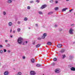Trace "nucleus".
I'll return each mask as SVG.
<instances>
[{
	"label": "nucleus",
	"instance_id": "f257e3e1",
	"mask_svg": "<svg viewBox=\"0 0 75 75\" xmlns=\"http://www.w3.org/2000/svg\"><path fill=\"white\" fill-rule=\"evenodd\" d=\"M23 39L21 38H18L17 41L18 44H21L23 42Z\"/></svg>",
	"mask_w": 75,
	"mask_h": 75
},
{
	"label": "nucleus",
	"instance_id": "f03ea898",
	"mask_svg": "<svg viewBox=\"0 0 75 75\" xmlns=\"http://www.w3.org/2000/svg\"><path fill=\"white\" fill-rule=\"evenodd\" d=\"M54 72L55 73H57V74H59L61 72V69H56L55 70Z\"/></svg>",
	"mask_w": 75,
	"mask_h": 75
},
{
	"label": "nucleus",
	"instance_id": "7ed1b4c3",
	"mask_svg": "<svg viewBox=\"0 0 75 75\" xmlns=\"http://www.w3.org/2000/svg\"><path fill=\"white\" fill-rule=\"evenodd\" d=\"M30 74L31 75H35L36 74V73L34 71H30Z\"/></svg>",
	"mask_w": 75,
	"mask_h": 75
},
{
	"label": "nucleus",
	"instance_id": "20e7f679",
	"mask_svg": "<svg viewBox=\"0 0 75 75\" xmlns=\"http://www.w3.org/2000/svg\"><path fill=\"white\" fill-rule=\"evenodd\" d=\"M45 7H47V5L44 4L42 5L40 8L41 9H44V8H45Z\"/></svg>",
	"mask_w": 75,
	"mask_h": 75
},
{
	"label": "nucleus",
	"instance_id": "39448f33",
	"mask_svg": "<svg viewBox=\"0 0 75 75\" xmlns=\"http://www.w3.org/2000/svg\"><path fill=\"white\" fill-rule=\"evenodd\" d=\"M72 31H73V29L71 28H70V30H69V33L71 34H73V32H72Z\"/></svg>",
	"mask_w": 75,
	"mask_h": 75
},
{
	"label": "nucleus",
	"instance_id": "423d86ee",
	"mask_svg": "<svg viewBox=\"0 0 75 75\" xmlns=\"http://www.w3.org/2000/svg\"><path fill=\"white\" fill-rule=\"evenodd\" d=\"M57 46L58 48H61L62 45L61 44H58L57 45Z\"/></svg>",
	"mask_w": 75,
	"mask_h": 75
},
{
	"label": "nucleus",
	"instance_id": "0eeeda50",
	"mask_svg": "<svg viewBox=\"0 0 75 75\" xmlns=\"http://www.w3.org/2000/svg\"><path fill=\"white\" fill-rule=\"evenodd\" d=\"M70 69L71 71H75V68L73 67H71L70 68Z\"/></svg>",
	"mask_w": 75,
	"mask_h": 75
},
{
	"label": "nucleus",
	"instance_id": "6e6552de",
	"mask_svg": "<svg viewBox=\"0 0 75 75\" xmlns=\"http://www.w3.org/2000/svg\"><path fill=\"white\" fill-rule=\"evenodd\" d=\"M68 9V8H63L62 10V12H63V11H66V10H67Z\"/></svg>",
	"mask_w": 75,
	"mask_h": 75
},
{
	"label": "nucleus",
	"instance_id": "1a4fd4ad",
	"mask_svg": "<svg viewBox=\"0 0 75 75\" xmlns=\"http://www.w3.org/2000/svg\"><path fill=\"white\" fill-rule=\"evenodd\" d=\"M12 24H13V23L12 22H10L8 23V25L9 26H11L12 25Z\"/></svg>",
	"mask_w": 75,
	"mask_h": 75
},
{
	"label": "nucleus",
	"instance_id": "9d476101",
	"mask_svg": "<svg viewBox=\"0 0 75 75\" xmlns=\"http://www.w3.org/2000/svg\"><path fill=\"white\" fill-rule=\"evenodd\" d=\"M47 44L48 45H51V43L50 42H47Z\"/></svg>",
	"mask_w": 75,
	"mask_h": 75
},
{
	"label": "nucleus",
	"instance_id": "9b49d317",
	"mask_svg": "<svg viewBox=\"0 0 75 75\" xmlns=\"http://www.w3.org/2000/svg\"><path fill=\"white\" fill-rule=\"evenodd\" d=\"M8 71H6L4 73V75H8Z\"/></svg>",
	"mask_w": 75,
	"mask_h": 75
},
{
	"label": "nucleus",
	"instance_id": "f8f14e48",
	"mask_svg": "<svg viewBox=\"0 0 75 75\" xmlns=\"http://www.w3.org/2000/svg\"><path fill=\"white\" fill-rule=\"evenodd\" d=\"M69 59H72L74 58V57L70 55L69 56Z\"/></svg>",
	"mask_w": 75,
	"mask_h": 75
},
{
	"label": "nucleus",
	"instance_id": "ddd939ff",
	"mask_svg": "<svg viewBox=\"0 0 75 75\" xmlns=\"http://www.w3.org/2000/svg\"><path fill=\"white\" fill-rule=\"evenodd\" d=\"M31 61L32 63H34V62H35V60L33 58L32 59Z\"/></svg>",
	"mask_w": 75,
	"mask_h": 75
},
{
	"label": "nucleus",
	"instance_id": "4468645a",
	"mask_svg": "<svg viewBox=\"0 0 75 75\" xmlns=\"http://www.w3.org/2000/svg\"><path fill=\"white\" fill-rule=\"evenodd\" d=\"M40 45H41L40 44H38L36 46V48H38V47H40Z\"/></svg>",
	"mask_w": 75,
	"mask_h": 75
},
{
	"label": "nucleus",
	"instance_id": "2eb2a0df",
	"mask_svg": "<svg viewBox=\"0 0 75 75\" xmlns=\"http://www.w3.org/2000/svg\"><path fill=\"white\" fill-rule=\"evenodd\" d=\"M12 2L11 0H8L7 1L8 3H11Z\"/></svg>",
	"mask_w": 75,
	"mask_h": 75
},
{
	"label": "nucleus",
	"instance_id": "dca6fc26",
	"mask_svg": "<svg viewBox=\"0 0 75 75\" xmlns=\"http://www.w3.org/2000/svg\"><path fill=\"white\" fill-rule=\"evenodd\" d=\"M65 51V50L64 49L62 50L61 51H60V52L61 53H63V52H64Z\"/></svg>",
	"mask_w": 75,
	"mask_h": 75
},
{
	"label": "nucleus",
	"instance_id": "f3484780",
	"mask_svg": "<svg viewBox=\"0 0 75 75\" xmlns=\"http://www.w3.org/2000/svg\"><path fill=\"white\" fill-rule=\"evenodd\" d=\"M63 57H62V59H64V58H65V57H66V56H65V54H63L62 55Z\"/></svg>",
	"mask_w": 75,
	"mask_h": 75
},
{
	"label": "nucleus",
	"instance_id": "a211bd4d",
	"mask_svg": "<svg viewBox=\"0 0 75 75\" xmlns=\"http://www.w3.org/2000/svg\"><path fill=\"white\" fill-rule=\"evenodd\" d=\"M18 75H22V73L20 72H19L18 73Z\"/></svg>",
	"mask_w": 75,
	"mask_h": 75
},
{
	"label": "nucleus",
	"instance_id": "6ab92c4d",
	"mask_svg": "<svg viewBox=\"0 0 75 75\" xmlns=\"http://www.w3.org/2000/svg\"><path fill=\"white\" fill-rule=\"evenodd\" d=\"M27 42H27V41L24 42H23V45H26V44H27Z\"/></svg>",
	"mask_w": 75,
	"mask_h": 75
},
{
	"label": "nucleus",
	"instance_id": "aec40b11",
	"mask_svg": "<svg viewBox=\"0 0 75 75\" xmlns=\"http://www.w3.org/2000/svg\"><path fill=\"white\" fill-rule=\"evenodd\" d=\"M53 13V12H49L48 13V15L52 14Z\"/></svg>",
	"mask_w": 75,
	"mask_h": 75
},
{
	"label": "nucleus",
	"instance_id": "412c9836",
	"mask_svg": "<svg viewBox=\"0 0 75 75\" xmlns=\"http://www.w3.org/2000/svg\"><path fill=\"white\" fill-rule=\"evenodd\" d=\"M41 65L40 64H37L36 65V66L38 67H41Z\"/></svg>",
	"mask_w": 75,
	"mask_h": 75
},
{
	"label": "nucleus",
	"instance_id": "4be33fe9",
	"mask_svg": "<svg viewBox=\"0 0 75 75\" xmlns=\"http://www.w3.org/2000/svg\"><path fill=\"white\" fill-rule=\"evenodd\" d=\"M54 10H56V11H57L58 10V7H56L54 8Z\"/></svg>",
	"mask_w": 75,
	"mask_h": 75
},
{
	"label": "nucleus",
	"instance_id": "5701e85b",
	"mask_svg": "<svg viewBox=\"0 0 75 75\" xmlns=\"http://www.w3.org/2000/svg\"><path fill=\"white\" fill-rule=\"evenodd\" d=\"M57 58H56V57L54 58L53 59V61H57Z\"/></svg>",
	"mask_w": 75,
	"mask_h": 75
},
{
	"label": "nucleus",
	"instance_id": "b1692460",
	"mask_svg": "<svg viewBox=\"0 0 75 75\" xmlns=\"http://www.w3.org/2000/svg\"><path fill=\"white\" fill-rule=\"evenodd\" d=\"M38 13L39 14H43V13H42V12H41V11H39L38 12Z\"/></svg>",
	"mask_w": 75,
	"mask_h": 75
},
{
	"label": "nucleus",
	"instance_id": "393cba45",
	"mask_svg": "<svg viewBox=\"0 0 75 75\" xmlns=\"http://www.w3.org/2000/svg\"><path fill=\"white\" fill-rule=\"evenodd\" d=\"M20 31H21V29H20V28H18L17 29V31H18V32H20Z\"/></svg>",
	"mask_w": 75,
	"mask_h": 75
},
{
	"label": "nucleus",
	"instance_id": "a878e982",
	"mask_svg": "<svg viewBox=\"0 0 75 75\" xmlns=\"http://www.w3.org/2000/svg\"><path fill=\"white\" fill-rule=\"evenodd\" d=\"M27 20H28V18H27V17H25L24 18V20H25V21H27Z\"/></svg>",
	"mask_w": 75,
	"mask_h": 75
},
{
	"label": "nucleus",
	"instance_id": "bb28decb",
	"mask_svg": "<svg viewBox=\"0 0 75 75\" xmlns=\"http://www.w3.org/2000/svg\"><path fill=\"white\" fill-rule=\"evenodd\" d=\"M43 35L44 36V37H46V36H47V33H44Z\"/></svg>",
	"mask_w": 75,
	"mask_h": 75
},
{
	"label": "nucleus",
	"instance_id": "cd10ccee",
	"mask_svg": "<svg viewBox=\"0 0 75 75\" xmlns=\"http://www.w3.org/2000/svg\"><path fill=\"white\" fill-rule=\"evenodd\" d=\"M50 3H52L53 2H54V1L53 0H51L50 1Z\"/></svg>",
	"mask_w": 75,
	"mask_h": 75
},
{
	"label": "nucleus",
	"instance_id": "c85d7f7f",
	"mask_svg": "<svg viewBox=\"0 0 75 75\" xmlns=\"http://www.w3.org/2000/svg\"><path fill=\"white\" fill-rule=\"evenodd\" d=\"M37 39L38 40H41V38L39 37L37 38Z\"/></svg>",
	"mask_w": 75,
	"mask_h": 75
},
{
	"label": "nucleus",
	"instance_id": "c756f323",
	"mask_svg": "<svg viewBox=\"0 0 75 75\" xmlns=\"http://www.w3.org/2000/svg\"><path fill=\"white\" fill-rule=\"evenodd\" d=\"M45 38V36H44L43 35V36H42V39H44V38Z\"/></svg>",
	"mask_w": 75,
	"mask_h": 75
},
{
	"label": "nucleus",
	"instance_id": "7c9ffc66",
	"mask_svg": "<svg viewBox=\"0 0 75 75\" xmlns=\"http://www.w3.org/2000/svg\"><path fill=\"white\" fill-rule=\"evenodd\" d=\"M51 65H52V66H54V65H55V63L54 62H53L51 64Z\"/></svg>",
	"mask_w": 75,
	"mask_h": 75
},
{
	"label": "nucleus",
	"instance_id": "2f4dec72",
	"mask_svg": "<svg viewBox=\"0 0 75 75\" xmlns=\"http://www.w3.org/2000/svg\"><path fill=\"white\" fill-rule=\"evenodd\" d=\"M27 8L28 10H30V6H28L27 7Z\"/></svg>",
	"mask_w": 75,
	"mask_h": 75
},
{
	"label": "nucleus",
	"instance_id": "473e14b6",
	"mask_svg": "<svg viewBox=\"0 0 75 75\" xmlns=\"http://www.w3.org/2000/svg\"><path fill=\"white\" fill-rule=\"evenodd\" d=\"M34 3V1H30V3Z\"/></svg>",
	"mask_w": 75,
	"mask_h": 75
},
{
	"label": "nucleus",
	"instance_id": "72a5a7b5",
	"mask_svg": "<svg viewBox=\"0 0 75 75\" xmlns=\"http://www.w3.org/2000/svg\"><path fill=\"white\" fill-rule=\"evenodd\" d=\"M0 53H1V54H2L3 53V50H0Z\"/></svg>",
	"mask_w": 75,
	"mask_h": 75
},
{
	"label": "nucleus",
	"instance_id": "f704fd0d",
	"mask_svg": "<svg viewBox=\"0 0 75 75\" xmlns=\"http://www.w3.org/2000/svg\"><path fill=\"white\" fill-rule=\"evenodd\" d=\"M10 45L9 44H8L7 45H6V47H10Z\"/></svg>",
	"mask_w": 75,
	"mask_h": 75
},
{
	"label": "nucleus",
	"instance_id": "c9c22d12",
	"mask_svg": "<svg viewBox=\"0 0 75 75\" xmlns=\"http://www.w3.org/2000/svg\"><path fill=\"white\" fill-rule=\"evenodd\" d=\"M3 13H4V15H6V12L5 11H4L3 12Z\"/></svg>",
	"mask_w": 75,
	"mask_h": 75
},
{
	"label": "nucleus",
	"instance_id": "e433bc0d",
	"mask_svg": "<svg viewBox=\"0 0 75 75\" xmlns=\"http://www.w3.org/2000/svg\"><path fill=\"white\" fill-rule=\"evenodd\" d=\"M36 1V2H37L38 3H39L40 2V1L39 0H37Z\"/></svg>",
	"mask_w": 75,
	"mask_h": 75
},
{
	"label": "nucleus",
	"instance_id": "4c0bfd02",
	"mask_svg": "<svg viewBox=\"0 0 75 75\" xmlns=\"http://www.w3.org/2000/svg\"><path fill=\"white\" fill-rule=\"evenodd\" d=\"M72 10H73V9H71L69 10L70 13H71V11H72Z\"/></svg>",
	"mask_w": 75,
	"mask_h": 75
},
{
	"label": "nucleus",
	"instance_id": "58836bf2",
	"mask_svg": "<svg viewBox=\"0 0 75 75\" xmlns=\"http://www.w3.org/2000/svg\"><path fill=\"white\" fill-rule=\"evenodd\" d=\"M0 48H3V45H0Z\"/></svg>",
	"mask_w": 75,
	"mask_h": 75
},
{
	"label": "nucleus",
	"instance_id": "ea45409f",
	"mask_svg": "<svg viewBox=\"0 0 75 75\" xmlns=\"http://www.w3.org/2000/svg\"><path fill=\"white\" fill-rule=\"evenodd\" d=\"M4 52H6V49H4Z\"/></svg>",
	"mask_w": 75,
	"mask_h": 75
},
{
	"label": "nucleus",
	"instance_id": "a19ab883",
	"mask_svg": "<svg viewBox=\"0 0 75 75\" xmlns=\"http://www.w3.org/2000/svg\"><path fill=\"white\" fill-rule=\"evenodd\" d=\"M22 58L23 59H25V56H23V57Z\"/></svg>",
	"mask_w": 75,
	"mask_h": 75
},
{
	"label": "nucleus",
	"instance_id": "79ce46f5",
	"mask_svg": "<svg viewBox=\"0 0 75 75\" xmlns=\"http://www.w3.org/2000/svg\"><path fill=\"white\" fill-rule=\"evenodd\" d=\"M20 21H18V24H20Z\"/></svg>",
	"mask_w": 75,
	"mask_h": 75
},
{
	"label": "nucleus",
	"instance_id": "37998d69",
	"mask_svg": "<svg viewBox=\"0 0 75 75\" xmlns=\"http://www.w3.org/2000/svg\"><path fill=\"white\" fill-rule=\"evenodd\" d=\"M8 42V40H5V42Z\"/></svg>",
	"mask_w": 75,
	"mask_h": 75
},
{
	"label": "nucleus",
	"instance_id": "c03bdc74",
	"mask_svg": "<svg viewBox=\"0 0 75 75\" xmlns=\"http://www.w3.org/2000/svg\"><path fill=\"white\" fill-rule=\"evenodd\" d=\"M35 42H33V45H34V44H35Z\"/></svg>",
	"mask_w": 75,
	"mask_h": 75
},
{
	"label": "nucleus",
	"instance_id": "a18cd8bd",
	"mask_svg": "<svg viewBox=\"0 0 75 75\" xmlns=\"http://www.w3.org/2000/svg\"><path fill=\"white\" fill-rule=\"evenodd\" d=\"M35 25L37 27H38V24H35Z\"/></svg>",
	"mask_w": 75,
	"mask_h": 75
},
{
	"label": "nucleus",
	"instance_id": "49530a36",
	"mask_svg": "<svg viewBox=\"0 0 75 75\" xmlns=\"http://www.w3.org/2000/svg\"><path fill=\"white\" fill-rule=\"evenodd\" d=\"M59 31H62V29H59Z\"/></svg>",
	"mask_w": 75,
	"mask_h": 75
},
{
	"label": "nucleus",
	"instance_id": "de8ad7c7",
	"mask_svg": "<svg viewBox=\"0 0 75 75\" xmlns=\"http://www.w3.org/2000/svg\"><path fill=\"white\" fill-rule=\"evenodd\" d=\"M8 53L10 52V51L9 50H8Z\"/></svg>",
	"mask_w": 75,
	"mask_h": 75
},
{
	"label": "nucleus",
	"instance_id": "09e8293b",
	"mask_svg": "<svg viewBox=\"0 0 75 75\" xmlns=\"http://www.w3.org/2000/svg\"><path fill=\"white\" fill-rule=\"evenodd\" d=\"M55 27H57V25H55L54 26Z\"/></svg>",
	"mask_w": 75,
	"mask_h": 75
},
{
	"label": "nucleus",
	"instance_id": "8fccbe9b",
	"mask_svg": "<svg viewBox=\"0 0 75 75\" xmlns=\"http://www.w3.org/2000/svg\"><path fill=\"white\" fill-rule=\"evenodd\" d=\"M55 3H58V1H56L55 2Z\"/></svg>",
	"mask_w": 75,
	"mask_h": 75
},
{
	"label": "nucleus",
	"instance_id": "3c124183",
	"mask_svg": "<svg viewBox=\"0 0 75 75\" xmlns=\"http://www.w3.org/2000/svg\"><path fill=\"white\" fill-rule=\"evenodd\" d=\"M13 33H16V31H15V30H14L13 31Z\"/></svg>",
	"mask_w": 75,
	"mask_h": 75
},
{
	"label": "nucleus",
	"instance_id": "603ef678",
	"mask_svg": "<svg viewBox=\"0 0 75 75\" xmlns=\"http://www.w3.org/2000/svg\"><path fill=\"white\" fill-rule=\"evenodd\" d=\"M11 38H13V35H11Z\"/></svg>",
	"mask_w": 75,
	"mask_h": 75
},
{
	"label": "nucleus",
	"instance_id": "864d4df0",
	"mask_svg": "<svg viewBox=\"0 0 75 75\" xmlns=\"http://www.w3.org/2000/svg\"><path fill=\"white\" fill-rule=\"evenodd\" d=\"M71 26H72V25H74V24H71Z\"/></svg>",
	"mask_w": 75,
	"mask_h": 75
},
{
	"label": "nucleus",
	"instance_id": "5fc2aeb1",
	"mask_svg": "<svg viewBox=\"0 0 75 75\" xmlns=\"http://www.w3.org/2000/svg\"><path fill=\"white\" fill-rule=\"evenodd\" d=\"M75 42H73V44H75Z\"/></svg>",
	"mask_w": 75,
	"mask_h": 75
},
{
	"label": "nucleus",
	"instance_id": "6e6d98bb",
	"mask_svg": "<svg viewBox=\"0 0 75 75\" xmlns=\"http://www.w3.org/2000/svg\"><path fill=\"white\" fill-rule=\"evenodd\" d=\"M69 0H66L67 1H68Z\"/></svg>",
	"mask_w": 75,
	"mask_h": 75
},
{
	"label": "nucleus",
	"instance_id": "4d7b16f0",
	"mask_svg": "<svg viewBox=\"0 0 75 75\" xmlns=\"http://www.w3.org/2000/svg\"><path fill=\"white\" fill-rule=\"evenodd\" d=\"M10 33H11V29L10 30Z\"/></svg>",
	"mask_w": 75,
	"mask_h": 75
},
{
	"label": "nucleus",
	"instance_id": "13d9d810",
	"mask_svg": "<svg viewBox=\"0 0 75 75\" xmlns=\"http://www.w3.org/2000/svg\"><path fill=\"white\" fill-rule=\"evenodd\" d=\"M31 28H29V29H30Z\"/></svg>",
	"mask_w": 75,
	"mask_h": 75
},
{
	"label": "nucleus",
	"instance_id": "bf43d9fd",
	"mask_svg": "<svg viewBox=\"0 0 75 75\" xmlns=\"http://www.w3.org/2000/svg\"><path fill=\"white\" fill-rule=\"evenodd\" d=\"M16 75H18V74H16Z\"/></svg>",
	"mask_w": 75,
	"mask_h": 75
},
{
	"label": "nucleus",
	"instance_id": "052dcab7",
	"mask_svg": "<svg viewBox=\"0 0 75 75\" xmlns=\"http://www.w3.org/2000/svg\"><path fill=\"white\" fill-rule=\"evenodd\" d=\"M15 61V60H13V61Z\"/></svg>",
	"mask_w": 75,
	"mask_h": 75
}]
</instances>
